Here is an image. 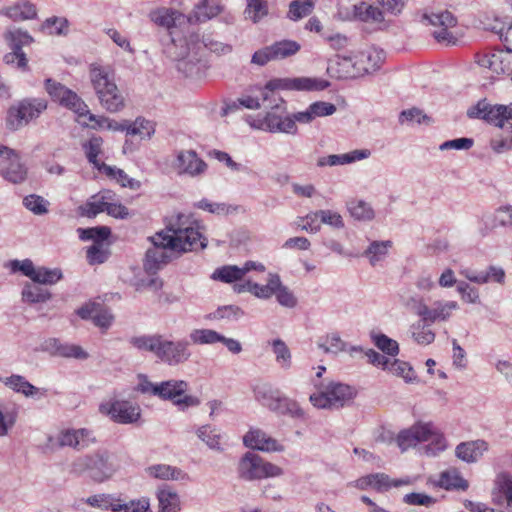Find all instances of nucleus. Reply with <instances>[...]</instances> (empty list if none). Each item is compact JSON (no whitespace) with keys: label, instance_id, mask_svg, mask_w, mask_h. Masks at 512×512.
I'll return each instance as SVG.
<instances>
[{"label":"nucleus","instance_id":"nucleus-1","mask_svg":"<svg viewBox=\"0 0 512 512\" xmlns=\"http://www.w3.org/2000/svg\"><path fill=\"white\" fill-rule=\"evenodd\" d=\"M200 229L199 222L190 214L178 213L171 216L165 228L150 238L153 247L146 252V272L155 275L171 261L172 254L181 255L188 251L204 249L207 246V239L203 237Z\"/></svg>","mask_w":512,"mask_h":512},{"label":"nucleus","instance_id":"nucleus-2","mask_svg":"<svg viewBox=\"0 0 512 512\" xmlns=\"http://www.w3.org/2000/svg\"><path fill=\"white\" fill-rule=\"evenodd\" d=\"M329 86V81L319 78H277L267 82L264 87H251L247 94L239 98V104L252 110L259 109L262 106L271 110L280 109L285 102L276 93V90L322 91Z\"/></svg>","mask_w":512,"mask_h":512},{"label":"nucleus","instance_id":"nucleus-3","mask_svg":"<svg viewBox=\"0 0 512 512\" xmlns=\"http://www.w3.org/2000/svg\"><path fill=\"white\" fill-rule=\"evenodd\" d=\"M163 53L176 62V68L186 77H199L202 74L200 35L194 32L171 31L161 39Z\"/></svg>","mask_w":512,"mask_h":512},{"label":"nucleus","instance_id":"nucleus-4","mask_svg":"<svg viewBox=\"0 0 512 512\" xmlns=\"http://www.w3.org/2000/svg\"><path fill=\"white\" fill-rule=\"evenodd\" d=\"M467 116L471 119L484 120L503 129L505 123L512 120V103L508 105L491 104L484 98L467 110ZM490 147L497 154L512 150V123L509 126L508 135L500 132L491 138Z\"/></svg>","mask_w":512,"mask_h":512},{"label":"nucleus","instance_id":"nucleus-5","mask_svg":"<svg viewBox=\"0 0 512 512\" xmlns=\"http://www.w3.org/2000/svg\"><path fill=\"white\" fill-rule=\"evenodd\" d=\"M420 442H429L424 447V453L428 456H435L446 448L445 437L432 423L417 422L401 430L396 437V443L402 452Z\"/></svg>","mask_w":512,"mask_h":512},{"label":"nucleus","instance_id":"nucleus-6","mask_svg":"<svg viewBox=\"0 0 512 512\" xmlns=\"http://www.w3.org/2000/svg\"><path fill=\"white\" fill-rule=\"evenodd\" d=\"M137 390L142 394L157 396L162 400H171L177 406H197L200 401L192 395H185L188 383L184 380L170 379L160 383H153L147 375H138Z\"/></svg>","mask_w":512,"mask_h":512},{"label":"nucleus","instance_id":"nucleus-7","mask_svg":"<svg viewBox=\"0 0 512 512\" xmlns=\"http://www.w3.org/2000/svg\"><path fill=\"white\" fill-rule=\"evenodd\" d=\"M384 50L367 47L350 56H338V78H356L377 71L384 63Z\"/></svg>","mask_w":512,"mask_h":512},{"label":"nucleus","instance_id":"nucleus-8","mask_svg":"<svg viewBox=\"0 0 512 512\" xmlns=\"http://www.w3.org/2000/svg\"><path fill=\"white\" fill-rule=\"evenodd\" d=\"M90 80L103 108L111 113L125 106L124 97L114 82L107 67L92 64L89 70Z\"/></svg>","mask_w":512,"mask_h":512},{"label":"nucleus","instance_id":"nucleus-9","mask_svg":"<svg viewBox=\"0 0 512 512\" xmlns=\"http://www.w3.org/2000/svg\"><path fill=\"white\" fill-rule=\"evenodd\" d=\"M355 396L354 389L340 382H330L320 391L310 395V402L319 409H340Z\"/></svg>","mask_w":512,"mask_h":512},{"label":"nucleus","instance_id":"nucleus-10","mask_svg":"<svg viewBox=\"0 0 512 512\" xmlns=\"http://www.w3.org/2000/svg\"><path fill=\"white\" fill-rule=\"evenodd\" d=\"M84 503L94 509H110L112 512H120L121 510H124V512H149L150 508V501L146 497L124 502L111 494H97L88 497L86 500L81 499L78 501L76 508L80 509V506Z\"/></svg>","mask_w":512,"mask_h":512},{"label":"nucleus","instance_id":"nucleus-11","mask_svg":"<svg viewBox=\"0 0 512 512\" xmlns=\"http://www.w3.org/2000/svg\"><path fill=\"white\" fill-rule=\"evenodd\" d=\"M237 472L241 479L252 481L281 476L283 469L253 452H246L238 463Z\"/></svg>","mask_w":512,"mask_h":512},{"label":"nucleus","instance_id":"nucleus-12","mask_svg":"<svg viewBox=\"0 0 512 512\" xmlns=\"http://www.w3.org/2000/svg\"><path fill=\"white\" fill-rule=\"evenodd\" d=\"M47 101L43 98H26L11 106L7 113V126L18 130L36 119L47 109Z\"/></svg>","mask_w":512,"mask_h":512},{"label":"nucleus","instance_id":"nucleus-13","mask_svg":"<svg viewBox=\"0 0 512 512\" xmlns=\"http://www.w3.org/2000/svg\"><path fill=\"white\" fill-rule=\"evenodd\" d=\"M497 33L503 39L502 28L497 30ZM504 41L507 43L506 50H495L481 55L478 57L477 63L496 74L512 75V26L507 29Z\"/></svg>","mask_w":512,"mask_h":512},{"label":"nucleus","instance_id":"nucleus-14","mask_svg":"<svg viewBox=\"0 0 512 512\" xmlns=\"http://www.w3.org/2000/svg\"><path fill=\"white\" fill-rule=\"evenodd\" d=\"M3 38L11 49V52L4 55V62L6 64H13L16 62L18 68L26 69L28 59L22 48L31 44L34 41L33 37L25 30L10 27L4 32Z\"/></svg>","mask_w":512,"mask_h":512},{"label":"nucleus","instance_id":"nucleus-15","mask_svg":"<svg viewBox=\"0 0 512 512\" xmlns=\"http://www.w3.org/2000/svg\"><path fill=\"white\" fill-rule=\"evenodd\" d=\"M28 168L18 151L4 146L0 150V176L9 183L21 184L27 179Z\"/></svg>","mask_w":512,"mask_h":512},{"label":"nucleus","instance_id":"nucleus-16","mask_svg":"<svg viewBox=\"0 0 512 512\" xmlns=\"http://www.w3.org/2000/svg\"><path fill=\"white\" fill-rule=\"evenodd\" d=\"M301 45L294 40L283 39L257 50L251 58V63L264 66L270 61H279L297 54Z\"/></svg>","mask_w":512,"mask_h":512},{"label":"nucleus","instance_id":"nucleus-17","mask_svg":"<svg viewBox=\"0 0 512 512\" xmlns=\"http://www.w3.org/2000/svg\"><path fill=\"white\" fill-rule=\"evenodd\" d=\"M102 414L107 415L112 421L119 424L136 423L141 416L139 406L126 400H111L99 406Z\"/></svg>","mask_w":512,"mask_h":512},{"label":"nucleus","instance_id":"nucleus-18","mask_svg":"<svg viewBox=\"0 0 512 512\" xmlns=\"http://www.w3.org/2000/svg\"><path fill=\"white\" fill-rule=\"evenodd\" d=\"M189 346L186 340L172 341L162 335L157 359L169 366L183 364L191 357Z\"/></svg>","mask_w":512,"mask_h":512},{"label":"nucleus","instance_id":"nucleus-19","mask_svg":"<svg viewBox=\"0 0 512 512\" xmlns=\"http://www.w3.org/2000/svg\"><path fill=\"white\" fill-rule=\"evenodd\" d=\"M93 441L90 432L86 429H67L61 431L56 437L48 438V446L51 449L72 447L82 450Z\"/></svg>","mask_w":512,"mask_h":512},{"label":"nucleus","instance_id":"nucleus-20","mask_svg":"<svg viewBox=\"0 0 512 512\" xmlns=\"http://www.w3.org/2000/svg\"><path fill=\"white\" fill-rule=\"evenodd\" d=\"M423 19L427 20L429 24L441 28L440 30L433 32V36L438 42H447L448 44L456 43V39L453 37L452 33L448 31L449 28H452L457 24V19L451 12L445 10L431 12L429 14L425 13L423 15Z\"/></svg>","mask_w":512,"mask_h":512},{"label":"nucleus","instance_id":"nucleus-21","mask_svg":"<svg viewBox=\"0 0 512 512\" xmlns=\"http://www.w3.org/2000/svg\"><path fill=\"white\" fill-rule=\"evenodd\" d=\"M149 17L156 25L166 28L168 30L167 34H171V31H180L182 26L192 23V18L169 8L154 10Z\"/></svg>","mask_w":512,"mask_h":512},{"label":"nucleus","instance_id":"nucleus-22","mask_svg":"<svg viewBox=\"0 0 512 512\" xmlns=\"http://www.w3.org/2000/svg\"><path fill=\"white\" fill-rule=\"evenodd\" d=\"M459 308L456 301H436L433 307H428L425 303H418L416 314L422 318L424 322L434 323L436 321H446L454 310Z\"/></svg>","mask_w":512,"mask_h":512},{"label":"nucleus","instance_id":"nucleus-23","mask_svg":"<svg viewBox=\"0 0 512 512\" xmlns=\"http://www.w3.org/2000/svg\"><path fill=\"white\" fill-rule=\"evenodd\" d=\"M410 483L411 482L408 478L393 480L385 473H374L357 479L354 482V486L361 490L370 488L377 492H385L388 491L391 487H399L402 485H408Z\"/></svg>","mask_w":512,"mask_h":512},{"label":"nucleus","instance_id":"nucleus-24","mask_svg":"<svg viewBox=\"0 0 512 512\" xmlns=\"http://www.w3.org/2000/svg\"><path fill=\"white\" fill-rule=\"evenodd\" d=\"M246 447L264 452H282L284 446L260 429H251L243 437Z\"/></svg>","mask_w":512,"mask_h":512},{"label":"nucleus","instance_id":"nucleus-25","mask_svg":"<svg viewBox=\"0 0 512 512\" xmlns=\"http://www.w3.org/2000/svg\"><path fill=\"white\" fill-rule=\"evenodd\" d=\"M254 398L262 406L276 412L280 409L284 395L270 383H258L253 387Z\"/></svg>","mask_w":512,"mask_h":512},{"label":"nucleus","instance_id":"nucleus-26","mask_svg":"<svg viewBox=\"0 0 512 512\" xmlns=\"http://www.w3.org/2000/svg\"><path fill=\"white\" fill-rule=\"evenodd\" d=\"M175 167L180 174H187L195 177L204 173L207 168L206 163L198 158L193 150L181 151L177 155Z\"/></svg>","mask_w":512,"mask_h":512},{"label":"nucleus","instance_id":"nucleus-27","mask_svg":"<svg viewBox=\"0 0 512 512\" xmlns=\"http://www.w3.org/2000/svg\"><path fill=\"white\" fill-rule=\"evenodd\" d=\"M371 155L370 150L368 149H356L351 152L345 154H331L327 156L320 157L317 160L318 167L325 166H339L351 164L356 161L367 159Z\"/></svg>","mask_w":512,"mask_h":512},{"label":"nucleus","instance_id":"nucleus-28","mask_svg":"<svg viewBox=\"0 0 512 512\" xmlns=\"http://www.w3.org/2000/svg\"><path fill=\"white\" fill-rule=\"evenodd\" d=\"M0 381L16 393L23 394L25 397L45 396L46 390L34 386L22 375L12 374L9 377L0 378Z\"/></svg>","mask_w":512,"mask_h":512},{"label":"nucleus","instance_id":"nucleus-29","mask_svg":"<svg viewBox=\"0 0 512 512\" xmlns=\"http://www.w3.org/2000/svg\"><path fill=\"white\" fill-rule=\"evenodd\" d=\"M318 347L325 353H331L337 355L340 352H348L350 356H354V353L363 352L360 346L348 347V344L344 342L338 333H331L321 338L318 342Z\"/></svg>","mask_w":512,"mask_h":512},{"label":"nucleus","instance_id":"nucleus-30","mask_svg":"<svg viewBox=\"0 0 512 512\" xmlns=\"http://www.w3.org/2000/svg\"><path fill=\"white\" fill-rule=\"evenodd\" d=\"M488 449V444L484 440L462 442L456 446L455 455L460 460L473 463L480 459Z\"/></svg>","mask_w":512,"mask_h":512},{"label":"nucleus","instance_id":"nucleus-31","mask_svg":"<svg viewBox=\"0 0 512 512\" xmlns=\"http://www.w3.org/2000/svg\"><path fill=\"white\" fill-rule=\"evenodd\" d=\"M0 14L13 21H24L36 18L37 9L29 0H19L11 6L2 8Z\"/></svg>","mask_w":512,"mask_h":512},{"label":"nucleus","instance_id":"nucleus-32","mask_svg":"<svg viewBox=\"0 0 512 512\" xmlns=\"http://www.w3.org/2000/svg\"><path fill=\"white\" fill-rule=\"evenodd\" d=\"M437 484L445 490L466 491L469 488V482L454 467L442 471Z\"/></svg>","mask_w":512,"mask_h":512},{"label":"nucleus","instance_id":"nucleus-33","mask_svg":"<svg viewBox=\"0 0 512 512\" xmlns=\"http://www.w3.org/2000/svg\"><path fill=\"white\" fill-rule=\"evenodd\" d=\"M161 338V334H143L132 336L128 341L137 350L150 352L157 358Z\"/></svg>","mask_w":512,"mask_h":512},{"label":"nucleus","instance_id":"nucleus-34","mask_svg":"<svg viewBox=\"0 0 512 512\" xmlns=\"http://www.w3.org/2000/svg\"><path fill=\"white\" fill-rule=\"evenodd\" d=\"M59 104L72 110L80 117L88 116L89 121L96 120V116L90 113L87 104L71 89L66 92Z\"/></svg>","mask_w":512,"mask_h":512},{"label":"nucleus","instance_id":"nucleus-35","mask_svg":"<svg viewBox=\"0 0 512 512\" xmlns=\"http://www.w3.org/2000/svg\"><path fill=\"white\" fill-rule=\"evenodd\" d=\"M222 8L216 0H204L201 4L197 5L193 13L189 16L192 22H205L217 16Z\"/></svg>","mask_w":512,"mask_h":512},{"label":"nucleus","instance_id":"nucleus-36","mask_svg":"<svg viewBox=\"0 0 512 512\" xmlns=\"http://www.w3.org/2000/svg\"><path fill=\"white\" fill-rule=\"evenodd\" d=\"M269 13L267 0H246V7L243 12L244 18L254 24L259 23Z\"/></svg>","mask_w":512,"mask_h":512},{"label":"nucleus","instance_id":"nucleus-37","mask_svg":"<svg viewBox=\"0 0 512 512\" xmlns=\"http://www.w3.org/2000/svg\"><path fill=\"white\" fill-rule=\"evenodd\" d=\"M391 247L392 242L390 240L372 241L363 252V256L368 258L371 266H376L387 257L388 251Z\"/></svg>","mask_w":512,"mask_h":512},{"label":"nucleus","instance_id":"nucleus-38","mask_svg":"<svg viewBox=\"0 0 512 512\" xmlns=\"http://www.w3.org/2000/svg\"><path fill=\"white\" fill-rule=\"evenodd\" d=\"M354 16L358 20L367 23H379L384 19L382 11L367 2H360L354 6Z\"/></svg>","mask_w":512,"mask_h":512},{"label":"nucleus","instance_id":"nucleus-39","mask_svg":"<svg viewBox=\"0 0 512 512\" xmlns=\"http://www.w3.org/2000/svg\"><path fill=\"white\" fill-rule=\"evenodd\" d=\"M347 209L355 220L370 221L374 218V210L364 200L352 199L346 203Z\"/></svg>","mask_w":512,"mask_h":512},{"label":"nucleus","instance_id":"nucleus-40","mask_svg":"<svg viewBox=\"0 0 512 512\" xmlns=\"http://www.w3.org/2000/svg\"><path fill=\"white\" fill-rule=\"evenodd\" d=\"M40 285L35 282L27 283L22 290L23 300L29 303H43L49 300L51 293Z\"/></svg>","mask_w":512,"mask_h":512},{"label":"nucleus","instance_id":"nucleus-41","mask_svg":"<svg viewBox=\"0 0 512 512\" xmlns=\"http://www.w3.org/2000/svg\"><path fill=\"white\" fill-rule=\"evenodd\" d=\"M149 476L161 480H178L183 478V472L167 464H156L146 469Z\"/></svg>","mask_w":512,"mask_h":512},{"label":"nucleus","instance_id":"nucleus-42","mask_svg":"<svg viewBox=\"0 0 512 512\" xmlns=\"http://www.w3.org/2000/svg\"><path fill=\"white\" fill-rule=\"evenodd\" d=\"M157 496L160 512H176L181 510V501L177 493L169 489H162L158 492Z\"/></svg>","mask_w":512,"mask_h":512},{"label":"nucleus","instance_id":"nucleus-43","mask_svg":"<svg viewBox=\"0 0 512 512\" xmlns=\"http://www.w3.org/2000/svg\"><path fill=\"white\" fill-rule=\"evenodd\" d=\"M279 287V275L276 273H269L267 284L261 285L254 282L252 289L253 295L259 299L267 300L275 294V289Z\"/></svg>","mask_w":512,"mask_h":512},{"label":"nucleus","instance_id":"nucleus-44","mask_svg":"<svg viewBox=\"0 0 512 512\" xmlns=\"http://www.w3.org/2000/svg\"><path fill=\"white\" fill-rule=\"evenodd\" d=\"M411 334L414 341L420 345H429L435 339V333L422 319L411 326Z\"/></svg>","mask_w":512,"mask_h":512},{"label":"nucleus","instance_id":"nucleus-45","mask_svg":"<svg viewBox=\"0 0 512 512\" xmlns=\"http://www.w3.org/2000/svg\"><path fill=\"white\" fill-rule=\"evenodd\" d=\"M314 3L312 0H294L289 4L287 17L292 21H298L313 11Z\"/></svg>","mask_w":512,"mask_h":512},{"label":"nucleus","instance_id":"nucleus-46","mask_svg":"<svg viewBox=\"0 0 512 512\" xmlns=\"http://www.w3.org/2000/svg\"><path fill=\"white\" fill-rule=\"evenodd\" d=\"M102 144V138L95 136L91 137L88 142L83 144V149L88 161L92 163L98 171H100L101 165L105 164L97 159L98 155L102 152Z\"/></svg>","mask_w":512,"mask_h":512},{"label":"nucleus","instance_id":"nucleus-47","mask_svg":"<svg viewBox=\"0 0 512 512\" xmlns=\"http://www.w3.org/2000/svg\"><path fill=\"white\" fill-rule=\"evenodd\" d=\"M495 485L499 490V497L503 498L506 507L512 509V476L505 472L498 474Z\"/></svg>","mask_w":512,"mask_h":512},{"label":"nucleus","instance_id":"nucleus-48","mask_svg":"<svg viewBox=\"0 0 512 512\" xmlns=\"http://www.w3.org/2000/svg\"><path fill=\"white\" fill-rule=\"evenodd\" d=\"M17 417V406L13 405L11 408L0 406V437L8 435L9 430L15 425Z\"/></svg>","mask_w":512,"mask_h":512},{"label":"nucleus","instance_id":"nucleus-49","mask_svg":"<svg viewBox=\"0 0 512 512\" xmlns=\"http://www.w3.org/2000/svg\"><path fill=\"white\" fill-rule=\"evenodd\" d=\"M212 278L224 283H233L243 278V271L236 265H227L216 269Z\"/></svg>","mask_w":512,"mask_h":512},{"label":"nucleus","instance_id":"nucleus-50","mask_svg":"<svg viewBox=\"0 0 512 512\" xmlns=\"http://www.w3.org/2000/svg\"><path fill=\"white\" fill-rule=\"evenodd\" d=\"M387 370L396 376L402 377L407 383H412L417 379L412 366L405 361L394 359L390 362Z\"/></svg>","mask_w":512,"mask_h":512},{"label":"nucleus","instance_id":"nucleus-51","mask_svg":"<svg viewBox=\"0 0 512 512\" xmlns=\"http://www.w3.org/2000/svg\"><path fill=\"white\" fill-rule=\"evenodd\" d=\"M63 278L61 269L37 267L33 282L43 285H53Z\"/></svg>","mask_w":512,"mask_h":512},{"label":"nucleus","instance_id":"nucleus-52","mask_svg":"<svg viewBox=\"0 0 512 512\" xmlns=\"http://www.w3.org/2000/svg\"><path fill=\"white\" fill-rule=\"evenodd\" d=\"M272 348L277 364L285 370L289 369L292 363V356L288 346L281 339H275L272 342Z\"/></svg>","mask_w":512,"mask_h":512},{"label":"nucleus","instance_id":"nucleus-53","mask_svg":"<svg viewBox=\"0 0 512 512\" xmlns=\"http://www.w3.org/2000/svg\"><path fill=\"white\" fill-rule=\"evenodd\" d=\"M42 28L48 30L51 35L66 36L69 31V21L65 17L53 16L44 21Z\"/></svg>","mask_w":512,"mask_h":512},{"label":"nucleus","instance_id":"nucleus-54","mask_svg":"<svg viewBox=\"0 0 512 512\" xmlns=\"http://www.w3.org/2000/svg\"><path fill=\"white\" fill-rule=\"evenodd\" d=\"M371 338L375 346L383 353L393 357L398 355L399 345L397 341L389 338L385 334H372Z\"/></svg>","mask_w":512,"mask_h":512},{"label":"nucleus","instance_id":"nucleus-55","mask_svg":"<svg viewBox=\"0 0 512 512\" xmlns=\"http://www.w3.org/2000/svg\"><path fill=\"white\" fill-rule=\"evenodd\" d=\"M155 132L154 124L143 118H137L134 122H129L128 134L138 135L141 139L150 138Z\"/></svg>","mask_w":512,"mask_h":512},{"label":"nucleus","instance_id":"nucleus-56","mask_svg":"<svg viewBox=\"0 0 512 512\" xmlns=\"http://www.w3.org/2000/svg\"><path fill=\"white\" fill-rule=\"evenodd\" d=\"M196 206L199 209H202V210H205L210 213L217 214V215H228V214L237 212L239 209L238 206H232V205H229L226 203L210 202L207 199H202L201 201H199L196 204Z\"/></svg>","mask_w":512,"mask_h":512},{"label":"nucleus","instance_id":"nucleus-57","mask_svg":"<svg viewBox=\"0 0 512 512\" xmlns=\"http://www.w3.org/2000/svg\"><path fill=\"white\" fill-rule=\"evenodd\" d=\"M190 339L195 344H214L219 342L221 334L211 329H195L190 333Z\"/></svg>","mask_w":512,"mask_h":512},{"label":"nucleus","instance_id":"nucleus-58","mask_svg":"<svg viewBox=\"0 0 512 512\" xmlns=\"http://www.w3.org/2000/svg\"><path fill=\"white\" fill-rule=\"evenodd\" d=\"M49 202L42 196L31 194L23 199V205L36 215H43L48 212Z\"/></svg>","mask_w":512,"mask_h":512},{"label":"nucleus","instance_id":"nucleus-59","mask_svg":"<svg viewBox=\"0 0 512 512\" xmlns=\"http://www.w3.org/2000/svg\"><path fill=\"white\" fill-rule=\"evenodd\" d=\"M109 255V250L104 243H94L87 250V260L91 265L104 263Z\"/></svg>","mask_w":512,"mask_h":512},{"label":"nucleus","instance_id":"nucleus-60","mask_svg":"<svg viewBox=\"0 0 512 512\" xmlns=\"http://www.w3.org/2000/svg\"><path fill=\"white\" fill-rule=\"evenodd\" d=\"M276 413L289 415L290 417L296 419L305 418V411L301 408V406L296 401L286 396L283 397V402L280 404V409L277 410Z\"/></svg>","mask_w":512,"mask_h":512},{"label":"nucleus","instance_id":"nucleus-61","mask_svg":"<svg viewBox=\"0 0 512 512\" xmlns=\"http://www.w3.org/2000/svg\"><path fill=\"white\" fill-rule=\"evenodd\" d=\"M244 315V311L236 305H226L219 307L213 313H210L207 318L209 319H233L238 320Z\"/></svg>","mask_w":512,"mask_h":512},{"label":"nucleus","instance_id":"nucleus-62","mask_svg":"<svg viewBox=\"0 0 512 512\" xmlns=\"http://www.w3.org/2000/svg\"><path fill=\"white\" fill-rule=\"evenodd\" d=\"M58 357L86 360L89 354L79 345L62 342Z\"/></svg>","mask_w":512,"mask_h":512},{"label":"nucleus","instance_id":"nucleus-63","mask_svg":"<svg viewBox=\"0 0 512 512\" xmlns=\"http://www.w3.org/2000/svg\"><path fill=\"white\" fill-rule=\"evenodd\" d=\"M277 302L284 307L293 308L297 305V299L292 293V291L285 285H283L281 279L279 278V287L275 289V294Z\"/></svg>","mask_w":512,"mask_h":512},{"label":"nucleus","instance_id":"nucleus-64","mask_svg":"<svg viewBox=\"0 0 512 512\" xmlns=\"http://www.w3.org/2000/svg\"><path fill=\"white\" fill-rule=\"evenodd\" d=\"M492 221H493V224H492L493 228H495L497 226H501V227L511 226L512 227V206L506 205V206H501V207L497 208L495 210L494 214L492 215Z\"/></svg>","mask_w":512,"mask_h":512}]
</instances>
